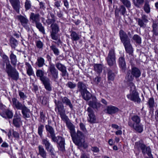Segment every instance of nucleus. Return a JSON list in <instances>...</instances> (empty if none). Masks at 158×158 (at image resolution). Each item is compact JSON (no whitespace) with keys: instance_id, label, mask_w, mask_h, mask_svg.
<instances>
[{"instance_id":"obj_1","label":"nucleus","mask_w":158,"mask_h":158,"mask_svg":"<svg viewBox=\"0 0 158 158\" xmlns=\"http://www.w3.org/2000/svg\"><path fill=\"white\" fill-rule=\"evenodd\" d=\"M12 102L13 106L14 109L21 110V112L24 118H28L30 117V110L24 104L19 102L15 98L12 99Z\"/></svg>"},{"instance_id":"obj_2","label":"nucleus","mask_w":158,"mask_h":158,"mask_svg":"<svg viewBox=\"0 0 158 158\" xmlns=\"http://www.w3.org/2000/svg\"><path fill=\"white\" fill-rule=\"evenodd\" d=\"M54 102L56 107L55 110L56 112L60 115L62 119L64 121H67L68 119V116L65 114V110L62 102L60 101L55 100Z\"/></svg>"},{"instance_id":"obj_3","label":"nucleus","mask_w":158,"mask_h":158,"mask_svg":"<svg viewBox=\"0 0 158 158\" xmlns=\"http://www.w3.org/2000/svg\"><path fill=\"white\" fill-rule=\"evenodd\" d=\"M130 85L131 88L130 93L127 95V98L131 101L139 103L141 100L139 98L138 93L136 90L135 86L132 82L130 83Z\"/></svg>"},{"instance_id":"obj_4","label":"nucleus","mask_w":158,"mask_h":158,"mask_svg":"<svg viewBox=\"0 0 158 158\" xmlns=\"http://www.w3.org/2000/svg\"><path fill=\"white\" fill-rule=\"evenodd\" d=\"M50 27L51 29L50 32L51 38L52 40H57L56 42H54L59 45L61 43L60 40L59 39L57 35L60 31L59 26L57 23H55L51 24Z\"/></svg>"},{"instance_id":"obj_5","label":"nucleus","mask_w":158,"mask_h":158,"mask_svg":"<svg viewBox=\"0 0 158 158\" xmlns=\"http://www.w3.org/2000/svg\"><path fill=\"white\" fill-rule=\"evenodd\" d=\"M6 72L8 77L17 81L19 78V73L15 68L11 65L6 68Z\"/></svg>"},{"instance_id":"obj_6","label":"nucleus","mask_w":158,"mask_h":158,"mask_svg":"<svg viewBox=\"0 0 158 158\" xmlns=\"http://www.w3.org/2000/svg\"><path fill=\"white\" fill-rule=\"evenodd\" d=\"M135 147L138 150L141 149L143 155L147 153L149 157L152 156L151 149L149 147H146L144 144L138 142L135 143Z\"/></svg>"},{"instance_id":"obj_7","label":"nucleus","mask_w":158,"mask_h":158,"mask_svg":"<svg viewBox=\"0 0 158 158\" xmlns=\"http://www.w3.org/2000/svg\"><path fill=\"white\" fill-rule=\"evenodd\" d=\"M48 70L52 77V78L54 81H55L58 78V71L56 68L54 64H49Z\"/></svg>"},{"instance_id":"obj_8","label":"nucleus","mask_w":158,"mask_h":158,"mask_svg":"<svg viewBox=\"0 0 158 158\" xmlns=\"http://www.w3.org/2000/svg\"><path fill=\"white\" fill-rule=\"evenodd\" d=\"M88 104L90 107L95 109V111H98L102 106V104L97 101V100L95 97H92V100L88 102Z\"/></svg>"},{"instance_id":"obj_9","label":"nucleus","mask_w":158,"mask_h":158,"mask_svg":"<svg viewBox=\"0 0 158 158\" xmlns=\"http://www.w3.org/2000/svg\"><path fill=\"white\" fill-rule=\"evenodd\" d=\"M18 20L20 22L21 24L24 27L27 29H29V28L28 25L29 20L26 15L23 16L21 15L16 16Z\"/></svg>"},{"instance_id":"obj_10","label":"nucleus","mask_w":158,"mask_h":158,"mask_svg":"<svg viewBox=\"0 0 158 158\" xmlns=\"http://www.w3.org/2000/svg\"><path fill=\"white\" fill-rule=\"evenodd\" d=\"M56 68L61 72V76L63 77H68L69 74L67 71L66 67L60 62L56 63L55 64Z\"/></svg>"},{"instance_id":"obj_11","label":"nucleus","mask_w":158,"mask_h":158,"mask_svg":"<svg viewBox=\"0 0 158 158\" xmlns=\"http://www.w3.org/2000/svg\"><path fill=\"white\" fill-rule=\"evenodd\" d=\"M56 141H53L54 142H56L58 144V148L59 149L62 151H63L65 149V139H64L60 136H56Z\"/></svg>"},{"instance_id":"obj_12","label":"nucleus","mask_w":158,"mask_h":158,"mask_svg":"<svg viewBox=\"0 0 158 158\" xmlns=\"http://www.w3.org/2000/svg\"><path fill=\"white\" fill-rule=\"evenodd\" d=\"M87 111L88 112V114L89 116V118L88 119V121L91 123H95L96 121V118L93 109L90 107H89L87 108Z\"/></svg>"},{"instance_id":"obj_13","label":"nucleus","mask_w":158,"mask_h":158,"mask_svg":"<svg viewBox=\"0 0 158 158\" xmlns=\"http://www.w3.org/2000/svg\"><path fill=\"white\" fill-rule=\"evenodd\" d=\"M46 130L50 134L49 137L51 138L52 141H56V137L55 133V131L53 128L50 125H48L45 126Z\"/></svg>"},{"instance_id":"obj_14","label":"nucleus","mask_w":158,"mask_h":158,"mask_svg":"<svg viewBox=\"0 0 158 158\" xmlns=\"http://www.w3.org/2000/svg\"><path fill=\"white\" fill-rule=\"evenodd\" d=\"M119 34L120 40L123 44L130 42V39L128 38V35L123 31L120 30Z\"/></svg>"},{"instance_id":"obj_15","label":"nucleus","mask_w":158,"mask_h":158,"mask_svg":"<svg viewBox=\"0 0 158 158\" xmlns=\"http://www.w3.org/2000/svg\"><path fill=\"white\" fill-rule=\"evenodd\" d=\"M119 34L120 40L123 44L130 42V39L128 38V35L123 31L120 30Z\"/></svg>"},{"instance_id":"obj_16","label":"nucleus","mask_w":158,"mask_h":158,"mask_svg":"<svg viewBox=\"0 0 158 158\" xmlns=\"http://www.w3.org/2000/svg\"><path fill=\"white\" fill-rule=\"evenodd\" d=\"M10 2L14 10L17 13H19L20 8V2L19 0H10Z\"/></svg>"},{"instance_id":"obj_17","label":"nucleus","mask_w":158,"mask_h":158,"mask_svg":"<svg viewBox=\"0 0 158 158\" xmlns=\"http://www.w3.org/2000/svg\"><path fill=\"white\" fill-rule=\"evenodd\" d=\"M83 138L84 136L82 132L80 131H78L76 135H75V132L74 133L73 138L72 139L73 142L76 144L78 141L83 140Z\"/></svg>"},{"instance_id":"obj_18","label":"nucleus","mask_w":158,"mask_h":158,"mask_svg":"<svg viewBox=\"0 0 158 158\" xmlns=\"http://www.w3.org/2000/svg\"><path fill=\"white\" fill-rule=\"evenodd\" d=\"M129 126L139 133L142 132L143 131V125L140 123L134 125V124L130 123Z\"/></svg>"},{"instance_id":"obj_19","label":"nucleus","mask_w":158,"mask_h":158,"mask_svg":"<svg viewBox=\"0 0 158 158\" xmlns=\"http://www.w3.org/2000/svg\"><path fill=\"white\" fill-rule=\"evenodd\" d=\"M0 115L2 117L5 118H11L13 116L12 112L9 110H6L0 112Z\"/></svg>"},{"instance_id":"obj_20","label":"nucleus","mask_w":158,"mask_h":158,"mask_svg":"<svg viewBox=\"0 0 158 158\" xmlns=\"http://www.w3.org/2000/svg\"><path fill=\"white\" fill-rule=\"evenodd\" d=\"M115 56L114 50L112 49L109 52V66L115 65Z\"/></svg>"},{"instance_id":"obj_21","label":"nucleus","mask_w":158,"mask_h":158,"mask_svg":"<svg viewBox=\"0 0 158 158\" xmlns=\"http://www.w3.org/2000/svg\"><path fill=\"white\" fill-rule=\"evenodd\" d=\"M13 122L15 126L19 127L21 123V118L17 114H15L14 116Z\"/></svg>"},{"instance_id":"obj_22","label":"nucleus","mask_w":158,"mask_h":158,"mask_svg":"<svg viewBox=\"0 0 158 158\" xmlns=\"http://www.w3.org/2000/svg\"><path fill=\"white\" fill-rule=\"evenodd\" d=\"M45 88L48 91H50L52 90V87L50 83V79L48 78L42 81Z\"/></svg>"},{"instance_id":"obj_23","label":"nucleus","mask_w":158,"mask_h":158,"mask_svg":"<svg viewBox=\"0 0 158 158\" xmlns=\"http://www.w3.org/2000/svg\"><path fill=\"white\" fill-rule=\"evenodd\" d=\"M36 74L37 77L40 78V79L41 82L48 78L47 77L44 76L45 74L44 71L41 69L37 70Z\"/></svg>"},{"instance_id":"obj_24","label":"nucleus","mask_w":158,"mask_h":158,"mask_svg":"<svg viewBox=\"0 0 158 158\" xmlns=\"http://www.w3.org/2000/svg\"><path fill=\"white\" fill-rule=\"evenodd\" d=\"M131 119L132 121L131 120L128 122V125L129 126L130 123H131L134 125L140 123V118L137 115H134L131 118Z\"/></svg>"},{"instance_id":"obj_25","label":"nucleus","mask_w":158,"mask_h":158,"mask_svg":"<svg viewBox=\"0 0 158 158\" xmlns=\"http://www.w3.org/2000/svg\"><path fill=\"white\" fill-rule=\"evenodd\" d=\"M131 74L133 77L137 78L140 77L141 72L138 68L136 67H133L131 69Z\"/></svg>"},{"instance_id":"obj_26","label":"nucleus","mask_w":158,"mask_h":158,"mask_svg":"<svg viewBox=\"0 0 158 158\" xmlns=\"http://www.w3.org/2000/svg\"><path fill=\"white\" fill-rule=\"evenodd\" d=\"M119 64L120 67L123 72H125L126 65L124 58L123 57H120L119 59Z\"/></svg>"},{"instance_id":"obj_27","label":"nucleus","mask_w":158,"mask_h":158,"mask_svg":"<svg viewBox=\"0 0 158 158\" xmlns=\"http://www.w3.org/2000/svg\"><path fill=\"white\" fill-rule=\"evenodd\" d=\"M77 91L81 93L87 90V87L85 84L82 82L79 81L77 84Z\"/></svg>"},{"instance_id":"obj_28","label":"nucleus","mask_w":158,"mask_h":158,"mask_svg":"<svg viewBox=\"0 0 158 158\" xmlns=\"http://www.w3.org/2000/svg\"><path fill=\"white\" fill-rule=\"evenodd\" d=\"M61 100L62 102L65 104L66 106H69L71 110L73 109V106L70 100L67 97H61Z\"/></svg>"},{"instance_id":"obj_29","label":"nucleus","mask_w":158,"mask_h":158,"mask_svg":"<svg viewBox=\"0 0 158 158\" xmlns=\"http://www.w3.org/2000/svg\"><path fill=\"white\" fill-rule=\"evenodd\" d=\"M40 15L38 14H35L34 13H31L30 19L33 22L36 23L39 22L40 20Z\"/></svg>"},{"instance_id":"obj_30","label":"nucleus","mask_w":158,"mask_h":158,"mask_svg":"<svg viewBox=\"0 0 158 158\" xmlns=\"http://www.w3.org/2000/svg\"><path fill=\"white\" fill-rule=\"evenodd\" d=\"M67 126L68 128L70 130V132L71 134V136L72 138H73L74 135V133H75V126L71 122H67Z\"/></svg>"},{"instance_id":"obj_31","label":"nucleus","mask_w":158,"mask_h":158,"mask_svg":"<svg viewBox=\"0 0 158 158\" xmlns=\"http://www.w3.org/2000/svg\"><path fill=\"white\" fill-rule=\"evenodd\" d=\"M39 154L43 158H47V153L42 145L38 146Z\"/></svg>"},{"instance_id":"obj_32","label":"nucleus","mask_w":158,"mask_h":158,"mask_svg":"<svg viewBox=\"0 0 158 158\" xmlns=\"http://www.w3.org/2000/svg\"><path fill=\"white\" fill-rule=\"evenodd\" d=\"M50 15L51 18L50 19L48 16L47 19L46 21L47 24L48 25L52 24H54L56 21V17L51 12L50 13Z\"/></svg>"},{"instance_id":"obj_33","label":"nucleus","mask_w":158,"mask_h":158,"mask_svg":"<svg viewBox=\"0 0 158 158\" xmlns=\"http://www.w3.org/2000/svg\"><path fill=\"white\" fill-rule=\"evenodd\" d=\"M119 12L120 14L125 16V15L126 12V10L125 6L123 5L120 6L119 9H116L115 10V14L116 15H118Z\"/></svg>"},{"instance_id":"obj_34","label":"nucleus","mask_w":158,"mask_h":158,"mask_svg":"<svg viewBox=\"0 0 158 158\" xmlns=\"http://www.w3.org/2000/svg\"><path fill=\"white\" fill-rule=\"evenodd\" d=\"M81 94L82 98L86 101H88L89 100L92 96L91 94L87 89Z\"/></svg>"},{"instance_id":"obj_35","label":"nucleus","mask_w":158,"mask_h":158,"mask_svg":"<svg viewBox=\"0 0 158 158\" xmlns=\"http://www.w3.org/2000/svg\"><path fill=\"white\" fill-rule=\"evenodd\" d=\"M126 52L129 54H131L133 52V50L130 42L123 44Z\"/></svg>"},{"instance_id":"obj_36","label":"nucleus","mask_w":158,"mask_h":158,"mask_svg":"<svg viewBox=\"0 0 158 158\" xmlns=\"http://www.w3.org/2000/svg\"><path fill=\"white\" fill-rule=\"evenodd\" d=\"M42 144L45 146L46 149L48 151L50 147L52 145L49 140L47 138H45L42 139Z\"/></svg>"},{"instance_id":"obj_37","label":"nucleus","mask_w":158,"mask_h":158,"mask_svg":"<svg viewBox=\"0 0 158 158\" xmlns=\"http://www.w3.org/2000/svg\"><path fill=\"white\" fill-rule=\"evenodd\" d=\"M70 36L71 39L73 41H77L80 38L81 36L77 34L75 31H71Z\"/></svg>"},{"instance_id":"obj_38","label":"nucleus","mask_w":158,"mask_h":158,"mask_svg":"<svg viewBox=\"0 0 158 158\" xmlns=\"http://www.w3.org/2000/svg\"><path fill=\"white\" fill-rule=\"evenodd\" d=\"M94 70L98 73L100 74L102 70V66L101 64H94Z\"/></svg>"},{"instance_id":"obj_39","label":"nucleus","mask_w":158,"mask_h":158,"mask_svg":"<svg viewBox=\"0 0 158 158\" xmlns=\"http://www.w3.org/2000/svg\"><path fill=\"white\" fill-rule=\"evenodd\" d=\"M10 58L11 64L13 66L15 67L17 62L16 56L13 52H12L10 56Z\"/></svg>"},{"instance_id":"obj_40","label":"nucleus","mask_w":158,"mask_h":158,"mask_svg":"<svg viewBox=\"0 0 158 158\" xmlns=\"http://www.w3.org/2000/svg\"><path fill=\"white\" fill-rule=\"evenodd\" d=\"M36 64L39 67H43L45 64L44 59L42 57H38L37 58Z\"/></svg>"},{"instance_id":"obj_41","label":"nucleus","mask_w":158,"mask_h":158,"mask_svg":"<svg viewBox=\"0 0 158 158\" xmlns=\"http://www.w3.org/2000/svg\"><path fill=\"white\" fill-rule=\"evenodd\" d=\"M152 25V31L153 32V35H154L156 36L158 35V25L154 21L153 22Z\"/></svg>"},{"instance_id":"obj_42","label":"nucleus","mask_w":158,"mask_h":158,"mask_svg":"<svg viewBox=\"0 0 158 158\" xmlns=\"http://www.w3.org/2000/svg\"><path fill=\"white\" fill-rule=\"evenodd\" d=\"M143 9L145 12L147 14H149L150 12L151 8L150 7L149 2L148 1L145 2Z\"/></svg>"},{"instance_id":"obj_43","label":"nucleus","mask_w":158,"mask_h":158,"mask_svg":"<svg viewBox=\"0 0 158 158\" xmlns=\"http://www.w3.org/2000/svg\"><path fill=\"white\" fill-rule=\"evenodd\" d=\"M132 2L136 7L140 8L144 2V0H133Z\"/></svg>"},{"instance_id":"obj_44","label":"nucleus","mask_w":158,"mask_h":158,"mask_svg":"<svg viewBox=\"0 0 158 158\" xmlns=\"http://www.w3.org/2000/svg\"><path fill=\"white\" fill-rule=\"evenodd\" d=\"M10 42L11 46L12 48H15L18 44V41L13 37L10 38Z\"/></svg>"},{"instance_id":"obj_45","label":"nucleus","mask_w":158,"mask_h":158,"mask_svg":"<svg viewBox=\"0 0 158 158\" xmlns=\"http://www.w3.org/2000/svg\"><path fill=\"white\" fill-rule=\"evenodd\" d=\"M36 27L39 30V31L43 34H45L44 29L43 26L42 24L39 22L35 23Z\"/></svg>"},{"instance_id":"obj_46","label":"nucleus","mask_w":158,"mask_h":158,"mask_svg":"<svg viewBox=\"0 0 158 158\" xmlns=\"http://www.w3.org/2000/svg\"><path fill=\"white\" fill-rule=\"evenodd\" d=\"M50 49L52 51L54 54L56 56L59 55L60 52L59 49L56 48V46L53 44H52L50 47Z\"/></svg>"},{"instance_id":"obj_47","label":"nucleus","mask_w":158,"mask_h":158,"mask_svg":"<svg viewBox=\"0 0 158 158\" xmlns=\"http://www.w3.org/2000/svg\"><path fill=\"white\" fill-rule=\"evenodd\" d=\"M76 144L78 146L82 147L85 149L86 148L88 147L87 143L85 142L84 139L78 141V142H77V143Z\"/></svg>"},{"instance_id":"obj_48","label":"nucleus","mask_w":158,"mask_h":158,"mask_svg":"<svg viewBox=\"0 0 158 158\" xmlns=\"http://www.w3.org/2000/svg\"><path fill=\"white\" fill-rule=\"evenodd\" d=\"M118 110V108L113 106H109V114H114Z\"/></svg>"},{"instance_id":"obj_49","label":"nucleus","mask_w":158,"mask_h":158,"mask_svg":"<svg viewBox=\"0 0 158 158\" xmlns=\"http://www.w3.org/2000/svg\"><path fill=\"white\" fill-rule=\"evenodd\" d=\"M133 39L137 43L140 44L141 43V38L137 35H134L133 37Z\"/></svg>"},{"instance_id":"obj_50","label":"nucleus","mask_w":158,"mask_h":158,"mask_svg":"<svg viewBox=\"0 0 158 158\" xmlns=\"http://www.w3.org/2000/svg\"><path fill=\"white\" fill-rule=\"evenodd\" d=\"M35 44L36 47L39 49H43L44 44L40 40H37L35 41Z\"/></svg>"},{"instance_id":"obj_51","label":"nucleus","mask_w":158,"mask_h":158,"mask_svg":"<svg viewBox=\"0 0 158 158\" xmlns=\"http://www.w3.org/2000/svg\"><path fill=\"white\" fill-rule=\"evenodd\" d=\"M5 63L6 64V68L11 66L10 64L8 57L6 55H4L3 56Z\"/></svg>"},{"instance_id":"obj_52","label":"nucleus","mask_w":158,"mask_h":158,"mask_svg":"<svg viewBox=\"0 0 158 158\" xmlns=\"http://www.w3.org/2000/svg\"><path fill=\"white\" fill-rule=\"evenodd\" d=\"M120 1L127 8H130L131 6V3L129 0H120Z\"/></svg>"},{"instance_id":"obj_53","label":"nucleus","mask_w":158,"mask_h":158,"mask_svg":"<svg viewBox=\"0 0 158 158\" xmlns=\"http://www.w3.org/2000/svg\"><path fill=\"white\" fill-rule=\"evenodd\" d=\"M44 127V126L41 124H40L38 127V133L40 137H41L42 136V133Z\"/></svg>"},{"instance_id":"obj_54","label":"nucleus","mask_w":158,"mask_h":158,"mask_svg":"<svg viewBox=\"0 0 158 158\" xmlns=\"http://www.w3.org/2000/svg\"><path fill=\"white\" fill-rule=\"evenodd\" d=\"M31 6L30 1L28 0H26L24 5L26 10L27 11L30 9L31 8Z\"/></svg>"},{"instance_id":"obj_55","label":"nucleus","mask_w":158,"mask_h":158,"mask_svg":"<svg viewBox=\"0 0 158 158\" xmlns=\"http://www.w3.org/2000/svg\"><path fill=\"white\" fill-rule=\"evenodd\" d=\"M66 86L71 89H73L76 87V85L71 81H69L66 84Z\"/></svg>"},{"instance_id":"obj_56","label":"nucleus","mask_w":158,"mask_h":158,"mask_svg":"<svg viewBox=\"0 0 158 158\" xmlns=\"http://www.w3.org/2000/svg\"><path fill=\"white\" fill-rule=\"evenodd\" d=\"M138 24L140 27H144L146 26V24H145V22H144L143 20L141 19L140 18L138 19Z\"/></svg>"},{"instance_id":"obj_57","label":"nucleus","mask_w":158,"mask_h":158,"mask_svg":"<svg viewBox=\"0 0 158 158\" xmlns=\"http://www.w3.org/2000/svg\"><path fill=\"white\" fill-rule=\"evenodd\" d=\"M19 94L21 99L24 100L27 98L26 95L24 93L21 91H19Z\"/></svg>"},{"instance_id":"obj_58","label":"nucleus","mask_w":158,"mask_h":158,"mask_svg":"<svg viewBox=\"0 0 158 158\" xmlns=\"http://www.w3.org/2000/svg\"><path fill=\"white\" fill-rule=\"evenodd\" d=\"M95 23L96 25L98 26H100L102 24L101 20L98 17L95 18Z\"/></svg>"},{"instance_id":"obj_59","label":"nucleus","mask_w":158,"mask_h":158,"mask_svg":"<svg viewBox=\"0 0 158 158\" xmlns=\"http://www.w3.org/2000/svg\"><path fill=\"white\" fill-rule=\"evenodd\" d=\"M40 118L41 119V121L44 123L45 121V114H44L43 111H40Z\"/></svg>"},{"instance_id":"obj_60","label":"nucleus","mask_w":158,"mask_h":158,"mask_svg":"<svg viewBox=\"0 0 158 158\" xmlns=\"http://www.w3.org/2000/svg\"><path fill=\"white\" fill-rule=\"evenodd\" d=\"M154 104V99L153 98L149 99L148 102V104L150 107H152L153 106Z\"/></svg>"},{"instance_id":"obj_61","label":"nucleus","mask_w":158,"mask_h":158,"mask_svg":"<svg viewBox=\"0 0 158 158\" xmlns=\"http://www.w3.org/2000/svg\"><path fill=\"white\" fill-rule=\"evenodd\" d=\"M48 98L46 97H44L42 100V104L43 105H45L48 103Z\"/></svg>"},{"instance_id":"obj_62","label":"nucleus","mask_w":158,"mask_h":158,"mask_svg":"<svg viewBox=\"0 0 158 158\" xmlns=\"http://www.w3.org/2000/svg\"><path fill=\"white\" fill-rule=\"evenodd\" d=\"M143 20L145 23H147L148 20V16L145 15H142L141 19Z\"/></svg>"},{"instance_id":"obj_63","label":"nucleus","mask_w":158,"mask_h":158,"mask_svg":"<svg viewBox=\"0 0 158 158\" xmlns=\"http://www.w3.org/2000/svg\"><path fill=\"white\" fill-rule=\"evenodd\" d=\"M132 76V74L131 75L130 73L128 74L127 76L126 77L127 81H131L133 80L134 77Z\"/></svg>"},{"instance_id":"obj_64","label":"nucleus","mask_w":158,"mask_h":158,"mask_svg":"<svg viewBox=\"0 0 158 158\" xmlns=\"http://www.w3.org/2000/svg\"><path fill=\"white\" fill-rule=\"evenodd\" d=\"M80 158H90L89 155L85 153H82Z\"/></svg>"}]
</instances>
